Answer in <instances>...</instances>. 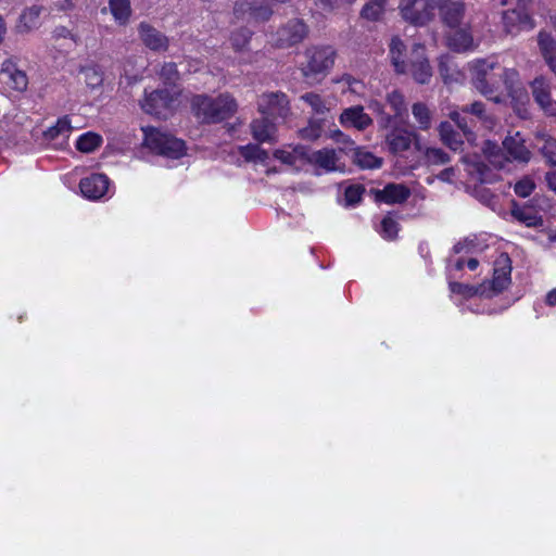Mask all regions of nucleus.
I'll return each instance as SVG.
<instances>
[{"label": "nucleus", "mask_w": 556, "mask_h": 556, "mask_svg": "<svg viewBox=\"0 0 556 556\" xmlns=\"http://www.w3.org/2000/svg\"><path fill=\"white\" fill-rule=\"evenodd\" d=\"M496 66L497 64L492 60L478 59L469 63V71L473 87L484 97L494 102H500V97L494 96L500 86V79L493 73ZM514 76H516L514 70L502 68V73L498 74L500 78H513Z\"/></svg>", "instance_id": "obj_1"}, {"label": "nucleus", "mask_w": 556, "mask_h": 556, "mask_svg": "<svg viewBox=\"0 0 556 556\" xmlns=\"http://www.w3.org/2000/svg\"><path fill=\"white\" fill-rule=\"evenodd\" d=\"M191 109L202 122L216 123L231 117L237 111V103L229 94H220L215 99L198 94L191 100Z\"/></svg>", "instance_id": "obj_2"}, {"label": "nucleus", "mask_w": 556, "mask_h": 556, "mask_svg": "<svg viewBox=\"0 0 556 556\" xmlns=\"http://www.w3.org/2000/svg\"><path fill=\"white\" fill-rule=\"evenodd\" d=\"M337 52L331 46H313L305 50L301 72L308 79L327 76L334 65Z\"/></svg>", "instance_id": "obj_3"}, {"label": "nucleus", "mask_w": 556, "mask_h": 556, "mask_svg": "<svg viewBox=\"0 0 556 556\" xmlns=\"http://www.w3.org/2000/svg\"><path fill=\"white\" fill-rule=\"evenodd\" d=\"M144 146L152 152L168 159H179L186 152L185 142L156 128H144Z\"/></svg>", "instance_id": "obj_4"}, {"label": "nucleus", "mask_w": 556, "mask_h": 556, "mask_svg": "<svg viewBox=\"0 0 556 556\" xmlns=\"http://www.w3.org/2000/svg\"><path fill=\"white\" fill-rule=\"evenodd\" d=\"M177 92L174 90L155 89L150 92L144 91V98L140 102L142 110L151 115L166 117Z\"/></svg>", "instance_id": "obj_5"}, {"label": "nucleus", "mask_w": 556, "mask_h": 556, "mask_svg": "<svg viewBox=\"0 0 556 556\" xmlns=\"http://www.w3.org/2000/svg\"><path fill=\"white\" fill-rule=\"evenodd\" d=\"M257 106L262 115L271 118H285L290 112L289 100L281 91L261 94L258 97Z\"/></svg>", "instance_id": "obj_6"}, {"label": "nucleus", "mask_w": 556, "mask_h": 556, "mask_svg": "<svg viewBox=\"0 0 556 556\" xmlns=\"http://www.w3.org/2000/svg\"><path fill=\"white\" fill-rule=\"evenodd\" d=\"M400 9L402 17L414 25H425L434 15L429 0H405Z\"/></svg>", "instance_id": "obj_7"}, {"label": "nucleus", "mask_w": 556, "mask_h": 556, "mask_svg": "<svg viewBox=\"0 0 556 556\" xmlns=\"http://www.w3.org/2000/svg\"><path fill=\"white\" fill-rule=\"evenodd\" d=\"M511 261L507 253H502L494 262L493 278L486 283L491 296L498 294L510 283Z\"/></svg>", "instance_id": "obj_8"}, {"label": "nucleus", "mask_w": 556, "mask_h": 556, "mask_svg": "<svg viewBox=\"0 0 556 556\" xmlns=\"http://www.w3.org/2000/svg\"><path fill=\"white\" fill-rule=\"evenodd\" d=\"M306 24L299 18L290 20L277 31L276 45L279 48H289L300 43L307 36Z\"/></svg>", "instance_id": "obj_9"}, {"label": "nucleus", "mask_w": 556, "mask_h": 556, "mask_svg": "<svg viewBox=\"0 0 556 556\" xmlns=\"http://www.w3.org/2000/svg\"><path fill=\"white\" fill-rule=\"evenodd\" d=\"M0 81L10 90L18 92L25 91L28 86V77L26 73L12 60H7L2 63L0 70Z\"/></svg>", "instance_id": "obj_10"}, {"label": "nucleus", "mask_w": 556, "mask_h": 556, "mask_svg": "<svg viewBox=\"0 0 556 556\" xmlns=\"http://www.w3.org/2000/svg\"><path fill=\"white\" fill-rule=\"evenodd\" d=\"M409 71L418 84H428L432 77V70L425 53V47L416 43L409 59Z\"/></svg>", "instance_id": "obj_11"}, {"label": "nucleus", "mask_w": 556, "mask_h": 556, "mask_svg": "<svg viewBox=\"0 0 556 556\" xmlns=\"http://www.w3.org/2000/svg\"><path fill=\"white\" fill-rule=\"evenodd\" d=\"M307 162L324 172L341 170L339 153L333 149L324 148L307 153L300 152Z\"/></svg>", "instance_id": "obj_12"}, {"label": "nucleus", "mask_w": 556, "mask_h": 556, "mask_svg": "<svg viewBox=\"0 0 556 556\" xmlns=\"http://www.w3.org/2000/svg\"><path fill=\"white\" fill-rule=\"evenodd\" d=\"M532 94L535 102L548 116H556V101L552 99L549 83L542 76L531 83Z\"/></svg>", "instance_id": "obj_13"}, {"label": "nucleus", "mask_w": 556, "mask_h": 556, "mask_svg": "<svg viewBox=\"0 0 556 556\" xmlns=\"http://www.w3.org/2000/svg\"><path fill=\"white\" fill-rule=\"evenodd\" d=\"M434 9H439L443 23L451 28L459 26L465 13L464 0L440 1V3H433Z\"/></svg>", "instance_id": "obj_14"}, {"label": "nucleus", "mask_w": 556, "mask_h": 556, "mask_svg": "<svg viewBox=\"0 0 556 556\" xmlns=\"http://www.w3.org/2000/svg\"><path fill=\"white\" fill-rule=\"evenodd\" d=\"M503 23L508 34H517L520 30H531L534 23L526 11V8L508 10L503 14Z\"/></svg>", "instance_id": "obj_15"}, {"label": "nucleus", "mask_w": 556, "mask_h": 556, "mask_svg": "<svg viewBox=\"0 0 556 556\" xmlns=\"http://www.w3.org/2000/svg\"><path fill=\"white\" fill-rule=\"evenodd\" d=\"M138 33L143 45L150 50L164 52L168 49V38L150 24L141 22Z\"/></svg>", "instance_id": "obj_16"}, {"label": "nucleus", "mask_w": 556, "mask_h": 556, "mask_svg": "<svg viewBox=\"0 0 556 556\" xmlns=\"http://www.w3.org/2000/svg\"><path fill=\"white\" fill-rule=\"evenodd\" d=\"M339 122L345 128L353 127L362 131L372 124V118L365 113L362 105H354L342 111Z\"/></svg>", "instance_id": "obj_17"}, {"label": "nucleus", "mask_w": 556, "mask_h": 556, "mask_svg": "<svg viewBox=\"0 0 556 556\" xmlns=\"http://www.w3.org/2000/svg\"><path fill=\"white\" fill-rule=\"evenodd\" d=\"M109 182V178L105 175L92 174L80 180L79 188L85 198L98 200L106 193Z\"/></svg>", "instance_id": "obj_18"}, {"label": "nucleus", "mask_w": 556, "mask_h": 556, "mask_svg": "<svg viewBox=\"0 0 556 556\" xmlns=\"http://www.w3.org/2000/svg\"><path fill=\"white\" fill-rule=\"evenodd\" d=\"M311 108V118L327 122L332 109V101L316 92H306L300 98Z\"/></svg>", "instance_id": "obj_19"}, {"label": "nucleus", "mask_w": 556, "mask_h": 556, "mask_svg": "<svg viewBox=\"0 0 556 556\" xmlns=\"http://www.w3.org/2000/svg\"><path fill=\"white\" fill-rule=\"evenodd\" d=\"M417 136L415 132L404 128H393L386 136V143L388 149L393 154H399L407 151Z\"/></svg>", "instance_id": "obj_20"}, {"label": "nucleus", "mask_w": 556, "mask_h": 556, "mask_svg": "<svg viewBox=\"0 0 556 556\" xmlns=\"http://www.w3.org/2000/svg\"><path fill=\"white\" fill-rule=\"evenodd\" d=\"M503 148L510 160L528 163L531 159V152L525 146V140L519 132L506 137L503 141Z\"/></svg>", "instance_id": "obj_21"}, {"label": "nucleus", "mask_w": 556, "mask_h": 556, "mask_svg": "<svg viewBox=\"0 0 556 556\" xmlns=\"http://www.w3.org/2000/svg\"><path fill=\"white\" fill-rule=\"evenodd\" d=\"M410 195V190L401 184H388L382 190L376 191V201L387 204L405 202Z\"/></svg>", "instance_id": "obj_22"}, {"label": "nucleus", "mask_w": 556, "mask_h": 556, "mask_svg": "<svg viewBox=\"0 0 556 556\" xmlns=\"http://www.w3.org/2000/svg\"><path fill=\"white\" fill-rule=\"evenodd\" d=\"M270 118L263 115V117L256 118L251 123V132L256 141L274 142L276 140V125Z\"/></svg>", "instance_id": "obj_23"}, {"label": "nucleus", "mask_w": 556, "mask_h": 556, "mask_svg": "<svg viewBox=\"0 0 556 556\" xmlns=\"http://www.w3.org/2000/svg\"><path fill=\"white\" fill-rule=\"evenodd\" d=\"M538 45L544 61L548 67L556 73V39L546 31H540L538 35Z\"/></svg>", "instance_id": "obj_24"}, {"label": "nucleus", "mask_w": 556, "mask_h": 556, "mask_svg": "<svg viewBox=\"0 0 556 556\" xmlns=\"http://www.w3.org/2000/svg\"><path fill=\"white\" fill-rule=\"evenodd\" d=\"M43 8L40 5H33L25 9L20 15L16 29L18 33H29L40 25V14Z\"/></svg>", "instance_id": "obj_25"}, {"label": "nucleus", "mask_w": 556, "mask_h": 556, "mask_svg": "<svg viewBox=\"0 0 556 556\" xmlns=\"http://www.w3.org/2000/svg\"><path fill=\"white\" fill-rule=\"evenodd\" d=\"M72 130L73 127L71 125V121L67 118V116H64L59 118L55 125L49 127L43 132V137L47 141L58 140L60 143H63L68 139Z\"/></svg>", "instance_id": "obj_26"}, {"label": "nucleus", "mask_w": 556, "mask_h": 556, "mask_svg": "<svg viewBox=\"0 0 556 556\" xmlns=\"http://www.w3.org/2000/svg\"><path fill=\"white\" fill-rule=\"evenodd\" d=\"M447 46L456 52H466L475 48L473 38L466 29H457L447 36Z\"/></svg>", "instance_id": "obj_27"}, {"label": "nucleus", "mask_w": 556, "mask_h": 556, "mask_svg": "<svg viewBox=\"0 0 556 556\" xmlns=\"http://www.w3.org/2000/svg\"><path fill=\"white\" fill-rule=\"evenodd\" d=\"M438 130L441 141L446 147L453 151H459L462 149L464 141L450 122H441Z\"/></svg>", "instance_id": "obj_28"}, {"label": "nucleus", "mask_w": 556, "mask_h": 556, "mask_svg": "<svg viewBox=\"0 0 556 556\" xmlns=\"http://www.w3.org/2000/svg\"><path fill=\"white\" fill-rule=\"evenodd\" d=\"M483 152L489 163L496 169H503L510 161L505 150H502L497 144L490 141L485 143Z\"/></svg>", "instance_id": "obj_29"}, {"label": "nucleus", "mask_w": 556, "mask_h": 556, "mask_svg": "<svg viewBox=\"0 0 556 556\" xmlns=\"http://www.w3.org/2000/svg\"><path fill=\"white\" fill-rule=\"evenodd\" d=\"M390 59L394 66V70L399 74L406 72V64L403 59L405 53V45L399 37H393L390 42Z\"/></svg>", "instance_id": "obj_30"}, {"label": "nucleus", "mask_w": 556, "mask_h": 556, "mask_svg": "<svg viewBox=\"0 0 556 556\" xmlns=\"http://www.w3.org/2000/svg\"><path fill=\"white\" fill-rule=\"evenodd\" d=\"M450 290L453 293L460 294L465 298H472L475 295H481L485 298H491V293L486 290V283L483 282L479 286H471L462 282H450Z\"/></svg>", "instance_id": "obj_31"}, {"label": "nucleus", "mask_w": 556, "mask_h": 556, "mask_svg": "<svg viewBox=\"0 0 556 556\" xmlns=\"http://www.w3.org/2000/svg\"><path fill=\"white\" fill-rule=\"evenodd\" d=\"M109 8L118 24L125 25L129 21L131 15L130 0H110Z\"/></svg>", "instance_id": "obj_32"}, {"label": "nucleus", "mask_w": 556, "mask_h": 556, "mask_svg": "<svg viewBox=\"0 0 556 556\" xmlns=\"http://www.w3.org/2000/svg\"><path fill=\"white\" fill-rule=\"evenodd\" d=\"M536 139L542 142L541 153L551 165H556V138L546 132H538Z\"/></svg>", "instance_id": "obj_33"}, {"label": "nucleus", "mask_w": 556, "mask_h": 556, "mask_svg": "<svg viewBox=\"0 0 556 556\" xmlns=\"http://www.w3.org/2000/svg\"><path fill=\"white\" fill-rule=\"evenodd\" d=\"M448 117L457 125L468 140H471L475 137L472 131L473 119L468 118L467 114L462 112V108L459 110L451 111L448 113Z\"/></svg>", "instance_id": "obj_34"}, {"label": "nucleus", "mask_w": 556, "mask_h": 556, "mask_svg": "<svg viewBox=\"0 0 556 556\" xmlns=\"http://www.w3.org/2000/svg\"><path fill=\"white\" fill-rule=\"evenodd\" d=\"M412 114L416 119L420 130H428L431 127V112L425 103H414L412 106Z\"/></svg>", "instance_id": "obj_35"}, {"label": "nucleus", "mask_w": 556, "mask_h": 556, "mask_svg": "<svg viewBox=\"0 0 556 556\" xmlns=\"http://www.w3.org/2000/svg\"><path fill=\"white\" fill-rule=\"evenodd\" d=\"M256 0H237L233 5V17L237 21L252 23Z\"/></svg>", "instance_id": "obj_36"}, {"label": "nucleus", "mask_w": 556, "mask_h": 556, "mask_svg": "<svg viewBox=\"0 0 556 556\" xmlns=\"http://www.w3.org/2000/svg\"><path fill=\"white\" fill-rule=\"evenodd\" d=\"M387 102L394 113L392 116L394 124L395 119L401 118L407 112L404 96L400 91L393 90L388 93Z\"/></svg>", "instance_id": "obj_37"}, {"label": "nucleus", "mask_w": 556, "mask_h": 556, "mask_svg": "<svg viewBox=\"0 0 556 556\" xmlns=\"http://www.w3.org/2000/svg\"><path fill=\"white\" fill-rule=\"evenodd\" d=\"M102 143V138L96 132H86L81 135L76 141L77 150L90 153L98 149Z\"/></svg>", "instance_id": "obj_38"}, {"label": "nucleus", "mask_w": 556, "mask_h": 556, "mask_svg": "<svg viewBox=\"0 0 556 556\" xmlns=\"http://www.w3.org/2000/svg\"><path fill=\"white\" fill-rule=\"evenodd\" d=\"M85 83L90 88H98L103 83V72L99 65L92 64L81 67Z\"/></svg>", "instance_id": "obj_39"}, {"label": "nucleus", "mask_w": 556, "mask_h": 556, "mask_svg": "<svg viewBox=\"0 0 556 556\" xmlns=\"http://www.w3.org/2000/svg\"><path fill=\"white\" fill-rule=\"evenodd\" d=\"M252 31L247 27H241L233 30L230 35V43L231 47L240 52L244 51L248 48V45L251 40Z\"/></svg>", "instance_id": "obj_40"}, {"label": "nucleus", "mask_w": 556, "mask_h": 556, "mask_svg": "<svg viewBox=\"0 0 556 556\" xmlns=\"http://www.w3.org/2000/svg\"><path fill=\"white\" fill-rule=\"evenodd\" d=\"M386 9V0H371L367 2L361 12L362 17L368 21H378Z\"/></svg>", "instance_id": "obj_41"}, {"label": "nucleus", "mask_w": 556, "mask_h": 556, "mask_svg": "<svg viewBox=\"0 0 556 556\" xmlns=\"http://www.w3.org/2000/svg\"><path fill=\"white\" fill-rule=\"evenodd\" d=\"M354 162L364 169L379 168L382 165V159L377 157L371 152L361 150L355 152Z\"/></svg>", "instance_id": "obj_42"}, {"label": "nucleus", "mask_w": 556, "mask_h": 556, "mask_svg": "<svg viewBox=\"0 0 556 556\" xmlns=\"http://www.w3.org/2000/svg\"><path fill=\"white\" fill-rule=\"evenodd\" d=\"M325 122L319 119L311 118L308 125L301 129V137L307 140H316L320 137L323 132Z\"/></svg>", "instance_id": "obj_43"}, {"label": "nucleus", "mask_w": 556, "mask_h": 556, "mask_svg": "<svg viewBox=\"0 0 556 556\" xmlns=\"http://www.w3.org/2000/svg\"><path fill=\"white\" fill-rule=\"evenodd\" d=\"M513 216L517 220L526 224L528 227H535V226L542 225L541 217L536 216L530 210H527V208L513 210Z\"/></svg>", "instance_id": "obj_44"}, {"label": "nucleus", "mask_w": 556, "mask_h": 556, "mask_svg": "<svg viewBox=\"0 0 556 556\" xmlns=\"http://www.w3.org/2000/svg\"><path fill=\"white\" fill-rule=\"evenodd\" d=\"M160 77L166 85H175L179 79L177 65L174 62L164 63L160 70Z\"/></svg>", "instance_id": "obj_45"}, {"label": "nucleus", "mask_w": 556, "mask_h": 556, "mask_svg": "<svg viewBox=\"0 0 556 556\" xmlns=\"http://www.w3.org/2000/svg\"><path fill=\"white\" fill-rule=\"evenodd\" d=\"M462 112L465 114H471L479 121L486 123L489 121V116L485 111V105L481 101H476L471 104L463 105Z\"/></svg>", "instance_id": "obj_46"}, {"label": "nucleus", "mask_w": 556, "mask_h": 556, "mask_svg": "<svg viewBox=\"0 0 556 556\" xmlns=\"http://www.w3.org/2000/svg\"><path fill=\"white\" fill-rule=\"evenodd\" d=\"M425 157L432 165H442L450 162V155L440 148H428Z\"/></svg>", "instance_id": "obj_47"}, {"label": "nucleus", "mask_w": 556, "mask_h": 556, "mask_svg": "<svg viewBox=\"0 0 556 556\" xmlns=\"http://www.w3.org/2000/svg\"><path fill=\"white\" fill-rule=\"evenodd\" d=\"M399 232V224L390 215L386 216L381 220V230L380 233L386 239H394Z\"/></svg>", "instance_id": "obj_48"}, {"label": "nucleus", "mask_w": 556, "mask_h": 556, "mask_svg": "<svg viewBox=\"0 0 556 556\" xmlns=\"http://www.w3.org/2000/svg\"><path fill=\"white\" fill-rule=\"evenodd\" d=\"M365 188L359 185H351L345 189L344 197L348 205H355L361 202Z\"/></svg>", "instance_id": "obj_49"}, {"label": "nucleus", "mask_w": 556, "mask_h": 556, "mask_svg": "<svg viewBox=\"0 0 556 556\" xmlns=\"http://www.w3.org/2000/svg\"><path fill=\"white\" fill-rule=\"evenodd\" d=\"M472 168L469 170L471 175H476V179L481 182H490L492 177L489 167L482 162H475L471 164Z\"/></svg>", "instance_id": "obj_50"}, {"label": "nucleus", "mask_w": 556, "mask_h": 556, "mask_svg": "<svg viewBox=\"0 0 556 556\" xmlns=\"http://www.w3.org/2000/svg\"><path fill=\"white\" fill-rule=\"evenodd\" d=\"M273 15V10L265 4H260L257 1L255 2L252 23H263L270 18Z\"/></svg>", "instance_id": "obj_51"}, {"label": "nucleus", "mask_w": 556, "mask_h": 556, "mask_svg": "<svg viewBox=\"0 0 556 556\" xmlns=\"http://www.w3.org/2000/svg\"><path fill=\"white\" fill-rule=\"evenodd\" d=\"M369 108L380 115L379 124L382 128H389L393 125L391 115L384 113L383 105L378 101H372Z\"/></svg>", "instance_id": "obj_52"}, {"label": "nucleus", "mask_w": 556, "mask_h": 556, "mask_svg": "<svg viewBox=\"0 0 556 556\" xmlns=\"http://www.w3.org/2000/svg\"><path fill=\"white\" fill-rule=\"evenodd\" d=\"M534 187L535 186L531 179L523 178V179L519 180L518 182H516L514 190L517 195H519L521 198H527L532 193V191L534 190Z\"/></svg>", "instance_id": "obj_53"}, {"label": "nucleus", "mask_w": 556, "mask_h": 556, "mask_svg": "<svg viewBox=\"0 0 556 556\" xmlns=\"http://www.w3.org/2000/svg\"><path fill=\"white\" fill-rule=\"evenodd\" d=\"M300 150L296 149L294 152H289L285 150H276L274 156L281 161L285 164L293 165L295 163V153H299Z\"/></svg>", "instance_id": "obj_54"}, {"label": "nucleus", "mask_w": 556, "mask_h": 556, "mask_svg": "<svg viewBox=\"0 0 556 556\" xmlns=\"http://www.w3.org/2000/svg\"><path fill=\"white\" fill-rule=\"evenodd\" d=\"M240 154L247 160V161H254L256 153L258 151L257 144H247L239 148Z\"/></svg>", "instance_id": "obj_55"}, {"label": "nucleus", "mask_w": 556, "mask_h": 556, "mask_svg": "<svg viewBox=\"0 0 556 556\" xmlns=\"http://www.w3.org/2000/svg\"><path fill=\"white\" fill-rule=\"evenodd\" d=\"M545 181L547 184L548 189L556 193V169L546 173Z\"/></svg>", "instance_id": "obj_56"}, {"label": "nucleus", "mask_w": 556, "mask_h": 556, "mask_svg": "<svg viewBox=\"0 0 556 556\" xmlns=\"http://www.w3.org/2000/svg\"><path fill=\"white\" fill-rule=\"evenodd\" d=\"M453 176H454V169L452 167H450V168H445L444 170H442L439 175V178L441 180L450 181Z\"/></svg>", "instance_id": "obj_57"}, {"label": "nucleus", "mask_w": 556, "mask_h": 556, "mask_svg": "<svg viewBox=\"0 0 556 556\" xmlns=\"http://www.w3.org/2000/svg\"><path fill=\"white\" fill-rule=\"evenodd\" d=\"M331 138L334 139L338 142H345L348 141L346 136L339 129H336L331 132Z\"/></svg>", "instance_id": "obj_58"}, {"label": "nucleus", "mask_w": 556, "mask_h": 556, "mask_svg": "<svg viewBox=\"0 0 556 556\" xmlns=\"http://www.w3.org/2000/svg\"><path fill=\"white\" fill-rule=\"evenodd\" d=\"M545 301L549 306L556 305V288L547 293Z\"/></svg>", "instance_id": "obj_59"}, {"label": "nucleus", "mask_w": 556, "mask_h": 556, "mask_svg": "<svg viewBox=\"0 0 556 556\" xmlns=\"http://www.w3.org/2000/svg\"><path fill=\"white\" fill-rule=\"evenodd\" d=\"M468 243L467 241H459L453 247L454 253L458 254L464 251H467Z\"/></svg>", "instance_id": "obj_60"}, {"label": "nucleus", "mask_w": 556, "mask_h": 556, "mask_svg": "<svg viewBox=\"0 0 556 556\" xmlns=\"http://www.w3.org/2000/svg\"><path fill=\"white\" fill-rule=\"evenodd\" d=\"M267 159H268V153L264 149L258 147V151L256 153L254 161L265 162Z\"/></svg>", "instance_id": "obj_61"}, {"label": "nucleus", "mask_w": 556, "mask_h": 556, "mask_svg": "<svg viewBox=\"0 0 556 556\" xmlns=\"http://www.w3.org/2000/svg\"><path fill=\"white\" fill-rule=\"evenodd\" d=\"M74 8L73 0H62V2L59 4V9L62 11H67Z\"/></svg>", "instance_id": "obj_62"}, {"label": "nucleus", "mask_w": 556, "mask_h": 556, "mask_svg": "<svg viewBox=\"0 0 556 556\" xmlns=\"http://www.w3.org/2000/svg\"><path fill=\"white\" fill-rule=\"evenodd\" d=\"M317 1V4L323 9V10H331L332 9V1L331 0H316Z\"/></svg>", "instance_id": "obj_63"}, {"label": "nucleus", "mask_w": 556, "mask_h": 556, "mask_svg": "<svg viewBox=\"0 0 556 556\" xmlns=\"http://www.w3.org/2000/svg\"><path fill=\"white\" fill-rule=\"evenodd\" d=\"M7 34V25L3 17L0 15V43L3 41Z\"/></svg>", "instance_id": "obj_64"}]
</instances>
